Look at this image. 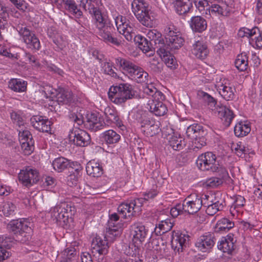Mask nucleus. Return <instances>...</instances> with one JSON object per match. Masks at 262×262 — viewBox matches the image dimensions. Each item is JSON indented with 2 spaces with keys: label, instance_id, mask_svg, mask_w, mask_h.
<instances>
[{
  "label": "nucleus",
  "instance_id": "nucleus-1",
  "mask_svg": "<svg viewBox=\"0 0 262 262\" xmlns=\"http://www.w3.org/2000/svg\"><path fill=\"white\" fill-rule=\"evenodd\" d=\"M80 5L84 9L87 8L93 14L94 24L96 33L99 38L107 44H112L119 47L122 44L120 39L113 36L115 30L113 24L108 18L107 15L102 12L99 8L95 7L92 3L96 0H80Z\"/></svg>",
  "mask_w": 262,
  "mask_h": 262
},
{
  "label": "nucleus",
  "instance_id": "nucleus-2",
  "mask_svg": "<svg viewBox=\"0 0 262 262\" xmlns=\"http://www.w3.org/2000/svg\"><path fill=\"white\" fill-rule=\"evenodd\" d=\"M108 98L114 103L121 104L127 100L133 99L135 96L133 86L127 83H120L112 86L108 92Z\"/></svg>",
  "mask_w": 262,
  "mask_h": 262
},
{
  "label": "nucleus",
  "instance_id": "nucleus-3",
  "mask_svg": "<svg viewBox=\"0 0 262 262\" xmlns=\"http://www.w3.org/2000/svg\"><path fill=\"white\" fill-rule=\"evenodd\" d=\"M132 8L135 16L143 25L147 27H152L154 17L147 2L145 0H134Z\"/></svg>",
  "mask_w": 262,
  "mask_h": 262
},
{
  "label": "nucleus",
  "instance_id": "nucleus-4",
  "mask_svg": "<svg viewBox=\"0 0 262 262\" xmlns=\"http://www.w3.org/2000/svg\"><path fill=\"white\" fill-rule=\"evenodd\" d=\"M31 223L26 220H13L7 226L9 231L13 233L15 240L21 243L29 241L31 237Z\"/></svg>",
  "mask_w": 262,
  "mask_h": 262
},
{
  "label": "nucleus",
  "instance_id": "nucleus-5",
  "mask_svg": "<svg viewBox=\"0 0 262 262\" xmlns=\"http://www.w3.org/2000/svg\"><path fill=\"white\" fill-rule=\"evenodd\" d=\"M76 212L75 208L71 202H61L50 210L51 216L53 221L59 225L66 224Z\"/></svg>",
  "mask_w": 262,
  "mask_h": 262
},
{
  "label": "nucleus",
  "instance_id": "nucleus-6",
  "mask_svg": "<svg viewBox=\"0 0 262 262\" xmlns=\"http://www.w3.org/2000/svg\"><path fill=\"white\" fill-rule=\"evenodd\" d=\"M198 167L202 171H219L223 174L224 166L216 160V156L212 152H206L200 155L196 161Z\"/></svg>",
  "mask_w": 262,
  "mask_h": 262
},
{
  "label": "nucleus",
  "instance_id": "nucleus-7",
  "mask_svg": "<svg viewBox=\"0 0 262 262\" xmlns=\"http://www.w3.org/2000/svg\"><path fill=\"white\" fill-rule=\"evenodd\" d=\"M195 6L206 18L227 15L229 11L219 4L206 0H196Z\"/></svg>",
  "mask_w": 262,
  "mask_h": 262
},
{
  "label": "nucleus",
  "instance_id": "nucleus-8",
  "mask_svg": "<svg viewBox=\"0 0 262 262\" xmlns=\"http://www.w3.org/2000/svg\"><path fill=\"white\" fill-rule=\"evenodd\" d=\"M166 44L164 48L168 50H176L181 48L184 42V38L172 24L168 25L165 30Z\"/></svg>",
  "mask_w": 262,
  "mask_h": 262
},
{
  "label": "nucleus",
  "instance_id": "nucleus-9",
  "mask_svg": "<svg viewBox=\"0 0 262 262\" xmlns=\"http://www.w3.org/2000/svg\"><path fill=\"white\" fill-rule=\"evenodd\" d=\"M144 204L143 199H134L126 203H123L118 207V211L124 219L138 215Z\"/></svg>",
  "mask_w": 262,
  "mask_h": 262
},
{
  "label": "nucleus",
  "instance_id": "nucleus-10",
  "mask_svg": "<svg viewBox=\"0 0 262 262\" xmlns=\"http://www.w3.org/2000/svg\"><path fill=\"white\" fill-rule=\"evenodd\" d=\"M186 135L193 140L194 150L201 148L206 144L205 136L207 132L201 125L193 124L190 125L187 128Z\"/></svg>",
  "mask_w": 262,
  "mask_h": 262
},
{
  "label": "nucleus",
  "instance_id": "nucleus-11",
  "mask_svg": "<svg viewBox=\"0 0 262 262\" xmlns=\"http://www.w3.org/2000/svg\"><path fill=\"white\" fill-rule=\"evenodd\" d=\"M116 26L119 33L122 34L128 41L134 40L137 35L135 32V29L130 25L126 18L122 15H118L115 18Z\"/></svg>",
  "mask_w": 262,
  "mask_h": 262
},
{
  "label": "nucleus",
  "instance_id": "nucleus-12",
  "mask_svg": "<svg viewBox=\"0 0 262 262\" xmlns=\"http://www.w3.org/2000/svg\"><path fill=\"white\" fill-rule=\"evenodd\" d=\"M109 246L106 239L97 236L93 239L91 245L92 253L97 258L98 262H104L105 256L108 253Z\"/></svg>",
  "mask_w": 262,
  "mask_h": 262
},
{
  "label": "nucleus",
  "instance_id": "nucleus-13",
  "mask_svg": "<svg viewBox=\"0 0 262 262\" xmlns=\"http://www.w3.org/2000/svg\"><path fill=\"white\" fill-rule=\"evenodd\" d=\"M18 179L22 185L29 187L39 181V172L36 169L28 166L20 171Z\"/></svg>",
  "mask_w": 262,
  "mask_h": 262
},
{
  "label": "nucleus",
  "instance_id": "nucleus-14",
  "mask_svg": "<svg viewBox=\"0 0 262 262\" xmlns=\"http://www.w3.org/2000/svg\"><path fill=\"white\" fill-rule=\"evenodd\" d=\"M206 203H203L202 199L196 194L193 193L188 195L183 201L182 206L184 212L190 214L198 212L202 206L206 205Z\"/></svg>",
  "mask_w": 262,
  "mask_h": 262
},
{
  "label": "nucleus",
  "instance_id": "nucleus-15",
  "mask_svg": "<svg viewBox=\"0 0 262 262\" xmlns=\"http://www.w3.org/2000/svg\"><path fill=\"white\" fill-rule=\"evenodd\" d=\"M189 236L179 231H173L171 235V245L174 251L178 253L182 252L187 247Z\"/></svg>",
  "mask_w": 262,
  "mask_h": 262
},
{
  "label": "nucleus",
  "instance_id": "nucleus-16",
  "mask_svg": "<svg viewBox=\"0 0 262 262\" xmlns=\"http://www.w3.org/2000/svg\"><path fill=\"white\" fill-rule=\"evenodd\" d=\"M18 32L28 48L35 50H38L40 49L39 40L34 33L26 27L21 28Z\"/></svg>",
  "mask_w": 262,
  "mask_h": 262
},
{
  "label": "nucleus",
  "instance_id": "nucleus-17",
  "mask_svg": "<svg viewBox=\"0 0 262 262\" xmlns=\"http://www.w3.org/2000/svg\"><path fill=\"white\" fill-rule=\"evenodd\" d=\"M215 240L214 233L207 232L197 238L195 245L198 250L201 252H209L214 246Z\"/></svg>",
  "mask_w": 262,
  "mask_h": 262
},
{
  "label": "nucleus",
  "instance_id": "nucleus-18",
  "mask_svg": "<svg viewBox=\"0 0 262 262\" xmlns=\"http://www.w3.org/2000/svg\"><path fill=\"white\" fill-rule=\"evenodd\" d=\"M69 138L77 146L84 147L90 143L91 138L88 133L83 130L75 128L69 132Z\"/></svg>",
  "mask_w": 262,
  "mask_h": 262
},
{
  "label": "nucleus",
  "instance_id": "nucleus-19",
  "mask_svg": "<svg viewBox=\"0 0 262 262\" xmlns=\"http://www.w3.org/2000/svg\"><path fill=\"white\" fill-rule=\"evenodd\" d=\"M148 230L141 223H135L130 226V234L133 235V241L135 244L140 245L144 241Z\"/></svg>",
  "mask_w": 262,
  "mask_h": 262
},
{
  "label": "nucleus",
  "instance_id": "nucleus-20",
  "mask_svg": "<svg viewBox=\"0 0 262 262\" xmlns=\"http://www.w3.org/2000/svg\"><path fill=\"white\" fill-rule=\"evenodd\" d=\"M30 121L33 127L39 132L50 133L51 130V122L42 116H34Z\"/></svg>",
  "mask_w": 262,
  "mask_h": 262
},
{
  "label": "nucleus",
  "instance_id": "nucleus-21",
  "mask_svg": "<svg viewBox=\"0 0 262 262\" xmlns=\"http://www.w3.org/2000/svg\"><path fill=\"white\" fill-rule=\"evenodd\" d=\"M105 125V122L101 120L97 114L91 113L87 115L84 126L88 129L96 132L102 129Z\"/></svg>",
  "mask_w": 262,
  "mask_h": 262
},
{
  "label": "nucleus",
  "instance_id": "nucleus-22",
  "mask_svg": "<svg viewBox=\"0 0 262 262\" xmlns=\"http://www.w3.org/2000/svg\"><path fill=\"white\" fill-rule=\"evenodd\" d=\"M236 239L234 235L231 233L228 234L226 237H223L219 242L217 247L224 253L231 254L236 248Z\"/></svg>",
  "mask_w": 262,
  "mask_h": 262
},
{
  "label": "nucleus",
  "instance_id": "nucleus-23",
  "mask_svg": "<svg viewBox=\"0 0 262 262\" xmlns=\"http://www.w3.org/2000/svg\"><path fill=\"white\" fill-rule=\"evenodd\" d=\"M164 99L148 100L147 108L150 112L157 116H163L167 112V107L162 101Z\"/></svg>",
  "mask_w": 262,
  "mask_h": 262
},
{
  "label": "nucleus",
  "instance_id": "nucleus-24",
  "mask_svg": "<svg viewBox=\"0 0 262 262\" xmlns=\"http://www.w3.org/2000/svg\"><path fill=\"white\" fill-rule=\"evenodd\" d=\"M104 114L105 116V124L114 123L122 130L125 129V126L120 119L118 113L115 109L107 107L105 108Z\"/></svg>",
  "mask_w": 262,
  "mask_h": 262
},
{
  "label": "nucleus",
  "instance_id": "nucleus-25",
  "mask_svg": "<svg viewBox=\"0 0 262 262\" xmlns=\"http://www.w3.org/2000/svg\"><path fill=\"white\" fill-rule=\"evenodd\" d=\"M218 90L219 93L225 100L229 101L234 99L235 89L227 80H224L218 85Z\"/></svg>",
  "mask_w": 262,
  "mask_h": 262
},
{
  "label": "nucleus",
  "instance_id": "nucleus-26",
  "mask_svg": "<svg viewBox=\"0 0 262 262\" xmlns=\"http://www.w3.org/2000/svg\"><path fill=\"white\" fill-rule=\"evenodd\" d=\"M115 64L124 74L129 76L134 73L135 68L137 66L129 60L121 57L115 59Z\"/></svg>",
  "mask_w": 262,
  "mask_h": 262
},
{
  "label": "nucleus",
  "instance_id": "nucleus-27",
  "mask_svg": "<svg viewBox=\"0 0 262 262\" xmlns=\"http://www.w3.org/2000/svg\"><path fill=\"white\" fill-rule=\"evenodd\" d=\"M214 113L217 114L218 117L221 118L226 126L230 125L234 117L233 112L224 105L217 106Z\"/></svg>",
  "mask_w": 262,
  "mask_h": 262
},
{
  "label": "nucleus",
  "instance_id": "nucleus-28",
  "mask_svg": "<svg viewBox=\"0 0 262 262\" xmlns=\"http://www.w3.org/2000/svg\"><path fill=\"white\" fill-rule=\"evenodd\" d=\"M158 50L157 51L159 55L163 57L165 64L171 70H174L177 68L178 64L174 56L172 55H168L170 51L167 49L162 48V45L158 46Z\"/></svg>",
  "mask_w": 262,
  "mask_h": 262
},
{
  "label": "nucleus",
  "instance_id": "nucleus-29",
  "mask_svg": "<svg viewBox=\"0 0 262 262\" xmlns=\"http://www.w3.org/2000/svg\"><path fill=\"white\" fill-rule=\"evenodd\" d=\"M191 53L196 58L204 59L208 55L209 50L206 43L203 41H197L192 45Z\"/></svg>",
  "mask_w": 262,
  "mask_h": 262
},
{
  "label": "nucleus",
  "instance_id": "nucleus-30",
  "mask_svg": "<svg viewBox=\"0 0 262 262\" xmlns=\"http://www.w3.org/2000/svg\"><path fill=\"white\" fill-rule=\"evenodd\" d=\"M189 24L193 32H202L207 28V21L200 16H194L191 18Z\"/></svg>",
  "mask_w": 262,
  "mask_h": 262
},
{
  "label": "nucleus",
  "instance_id": "nucleus-31",
  "mask_svg": "<svg viewBox=\"0 0 262 262\" xmlns=\"http://www.w3.org/2000/svg\"><path fill=\"white\" fill-rule=\"evenodd\" d=\"M224 170L225 172L223 174L220 173L219 171H212L216 173L218 177H211L207 180L206 181V186L209 187L214 188L222 185L224 180L228 177V171L225 167Z\"/></svg>",
  "mask_w": 262,
  "mask_h": 262
},
{
  "label": "nucleus",
  "instance_id": "nucleus-32",
  "mask_svg": "<svg viewBox=\"0 0 262 262\" xmlns=\"http://www.w3.org/2000/svg\"><path fill=\"white\" fill-rule=\"evenodd\" d=\"M166 137L168 140L169 145L174 150H180L185 146L184 139L179 135L173 133Z\"/></svg>",
  "mask_w": 262,
  "mask_h": 262
},
{
  "label": "nucleus",
  "instance_id": "nucleus-33",
  "mask_svg": "<svg viewBox=\"0 0 262 262\" xmlns=\"http://www.w3.org/2000/svg\"><path fill=\"white\" fill-rule=\"evenodd\" d=\"M175 11L179 15H184L188 13L192 8V3L189 0H180L172 2Z\"/></svg>",
  "mask_w": 262,
  "mask_h": 262
},
{
  "label": "nucleus",
  "instance_id": "nucleus-34",
  "mask_svg": "<svg viewBox=\"0 0 262 262\" xmlns=\"http://www.w3.org/2000/svg\"><path fill=\"white\" fill-rule=\"evenodd\" d=\"M86 171L88 175L93 177H99L103 173V169L99 163L93 161L86 164Z\"/></svg>",
  "mask_w": 262,
  "mask_h": 262
},
{
  "label": "nucleus",
  "instance_id": "nucleus-35",
  "mask_svg": "<svg viewBox=\"0 0 262 262\" xmlns=\"http://www.w3.org/2000/svg\"><path fill=\"white\" fill-rule=\"evenodd\" d=\"M231 148L232 151L234 152L239 157H242L243 155L246 154L253 153V151L251 148L242 142L232 143L231 145Z\"/></svg>",
  "mask_w": 262,
  "mask_h": 262
},
{
  "label": "nucleus",
  "instance_id": "nucleus-36",
  "mask_svg": "<svg viewBox=\"0 0 262 262\" xmlns=\"http://www.w3.org/2000/svg\"><path fill=\"white\" fill-rule=\"evenodd\" d=\"M211 204L209 202L206 203L204 206L207 207L206 212L207 214L212 216L215 214L218 211L221 210L223 209L225 201L223 200L220 201H215L213 202L212 200L210 201Z\"/></svg>",
  "mask_w": 262,
  "mask_h": 262
},
{
  "label": "nucleus",
  "instance_id": "nucleus-37",
  "mask_svg": "<svg viewBox=\"0 0 262 262\" xmlns=\"http://www.w3.org/2000/svg\"><path fill=\"white\" fill-rule=\"evenodd\" d=\"M234 226V223L228 218H222L219 220L215 227V230L217 232H227Z\"/></svg>",
  "mask_w": 262,
  "mask_h": 262
},
{
  "label": "nucleus",
  "instance_id": "nucleus-38",
  "mask_svg": "<svg viewBox=\"0 0 262 262\" xmlns=\"http://www.w3.org/2000/svg\"><path fill=\"white\" fill-rule=\"evenodd\" d=\"M27 82L20 79H11L9 82L8 86L15 92H24L27 90Z\"/></svg>",
  "mask_w": 262,
  "mask_h": 262
},
{
  "label": "nucleus",
  "instance_id": "nucleus-39",
  "mask_svg": "<svg viewBox=\"0 0 262 262\" xmlns=\"http://www.w3.org/2000/svg\"><path fill=\"white\" fill-rule=\"evenodd\" d=\"M135 41L137 42L139 48L144 52H152V49L155 50V47H153L152 41H149L146 38L141 36L137 35L135 38Z\"/></svg>",
  "mask_w": 262,
  "mask_h": 262
},
{
  "label": "nucleus",
  "instance_id": "nucleus-40",
  "mask_svg": "<svg viewBox=\"0 0 262 262\" xmlns=\"http://www.w3.org/2000/svg\"><path fill=\"white\" fill-rule=\"evenodd\" d=\"M62 2L64 4L66 9L76 17L79 18L82 16V11L78 8L74 0H62Z\"/></svg>",
  "mask_w": 262,
  "mask_h": 262
},
{
  "label": "nucleus",
  "instance_id": "nucleus-41",
  "mask_svg": "<svg viewBox=\"0 0 262 262\" xmlns=\"http://www.w3.org/2000/svg\"><path fill=\"white\" fill-rule=\"evenodd\" d=\"M102 138L107 144H112L119 142L120 136L114 130L109 129L102 134Z\"/></svg>",
  "mask_w": 262,
  "mask_h": 262
},
{
  "label": "nucleus",
  "instance_id": "nucleus-42",
  "mask_svg": "<svg viewBox=\"0 0 262 262\" xmlns=\"http://www.w3.org/2000/svg\"><path fill=\"white\" fill-rule=\"evenodd\" d=\"M144 92L149 96V100L164 99V96L152 84H147L144 88Z\"/></svg>",
  "mask_w": 262,
  "mask_h": 262
},
{
  "label": "nucleus",
  "instance_id": "nucleus-43",
  "mask_svg": "<svg viewBox=\"0 0 262 262\" xmlns=\"http://www.w3.org/2000/svg\"><path fill=\"white\" fill-rule=\"evenodd\" d=\"M129 76L133 77L138 83L148 82L147 78L148 74L144 71L143 69L137 66L135 68V71Z\"/></svg>",
  "mask_w": 262,
  "mask_h": 262
},
{
  "label": "nucleus",
  "instance_id": "nucleus-44",
  "mask_svg": "<svg viewBox=\"0 0 262 262\" xmlns=\"http://www.w3.org/2000/svg\"><path fill=\"white\" fill-rule=\"evenodd\" d=\"M69 165V161L62 157L55 159L52 162L53 168L58 172L63 171L66 169Z\"/></svg>",
  "mask_w": 262,
  "mask_h": 262
},
{
  "label": "nucleus",
  "instance_id": "nucleus-45",
  "mask_svg": "<svg viewBox=\"0 0 262 262\" xmlns=\"http://www.w3.org/2000/svg\"><path fill=\"white\" fill-rule=\"evenodd\" d=\"M72 98L71 91L63 88H58L55 98L58 102L68 103L70 102Z\"/></svg>",
  "mask_w": 262,
  "mask_h": 262
},
{
  "label": "nucleus",
  "instance_id": "nucleus-46",
  "mask_svg": "<svg viewBox=\"0 0 262 262\" xmlns=\"http://www.w3.org/2000/svg\"><path fill=\"white\" fill-rule=\"evenodd\" d=\"M198 95L210 110L212 111L216 110L217 107V106H216V101L211 95L203 91H199L198 92Z\"/></svg>",
  "mask_w": 262,
  "mask_h": 262
},
{
  "label": "nucleus",
  "instance_id": "nucleus-47",
  "mask_svg": "<svg viewBox=\"0 0 262 262\" xmlns=\"http://www.w3.org/2000/svg\"><path fill=\"white\" fill-rule=\"evenodd\" d=\"M234 131L236 136L244 137L250 133L251 127L249 123L241 122L236 124Z\"/></svg>",
  "mask_w": 262,
  "mask_h": 262
},
{
  "label": "nucleus",
  "instance_id": "nucleus-48",
  "mask_svg": "<svg viewBox=\"0 0 262 262\" xmlns=\"http://www.w3.org/2000/svg\"><path fill=\"white\" fill-rule=\"evenodd\" d=\"M147 36L150 39V41L154 43L155 48L158 50V46L162 45V48H164L165 43L161 38V34L156 30H150L147 34Z\"/></svg>",
  "mask_w": 262,
  "mask_h": 262
},
{
  "label": "nucleus",
  "instance_id": "nucleus-49",
  "mask_svg": "<svg viewBox=\"0 0 262 262\" xmlns=\"http://www.w3.org/2000/svg\"><path fill=\"white\" fill-rule=\"evenodd\" d=\"M258 32L259 29L257 27H254L251 29L244 27L239 30L238 36L242 38L247 37L250 38L252 40L255 41V36Z\"/></svg>",
  "mask_w": 262,
  "mask_h": 262
},
{
  "label": "nucleus",
  "instance_id": "nucleus-50",
  "mask_svg": "<svg viewBox=\"0 0 262 262\" xmlns=\"http://www.w3.org/2000/svg\"><path fill=\"white\" fill-rule=\"evenodd\" d=\"M235 67L240 71H245L248 68V62L247 55L244 53L237 56L234 62Z\"/></svg>",
  "mask_w": 262,
  "mask_h": 262
},
{
  "label": "nucleus",
  "instance_id": "nucleus-51",
  "mask_svg": "<svg viewBox=\"0 0 262 262\" xmlns=\"http://www.w3.org/2000/svg\"><path fill=\"white\" fill-rule=\"evenodd\" d=\"M173 227V224L171 222L170 219H167L165 220L161 221L156 226V231L159 229V231H157L159 234H163L168 231H169Z\"/></svg>",
  "mask_w": 262,
  "mask_h": 262
},
{
  "label": "nucleus",
  "instance_id": "nucleus-52",
  "mask_svg": "<svg viewBox=\"0 0 262 262\" xmlns=\"http://www.w3.org/2000/svg\"><path fill=\"white\" fill-rule=\"evenodd\" d=\"M139 122L141 124V126L144 128H148L150 126L155 123V120L150 118L146 113H143L140 115L139 118Z\"/></svg>",
  "mask_w": 262,
  "mask_h": 262
},
{
  "label": "nucleus",
  "instance_id": "nucleus-53",
  "mask_svg": "<svg viewBox=\"0 0 262 262\" xmlns=\"http://www.w3.org/2000/svg\"><path fill=\"white\" fill-rule=\"evenodd\" d=\"M149 66L151 70L155 73H160L162 70L163 63L157 57H153L149 62Z\"/></svg>",
  "mask_w": 262,
  "mask_h": 262
},
{
  "label": "nucleus",
  "instance_id": "nucleus-54",
  "mask_svg": "<svg viewBox=\"0 0 262 262\" xmlns=\"http://www.w3.org/2000/svg\"><path fill=\"white\" fill-rule=\"evenodd\" d=\"M16 206L10 202H7L4 204L2 211L4 215L9 216L14 214Z\"/></svg>",
  "mask_w": 262,
  "mask_h": 262
},
{
  "label": "nucleus",
  "instance_id": "nucleus-55",
  "mask_svg": "<svg viewBox=\"0 0 262 262\" xmlns=\"http://www.w3.org/2000/svg\"><path fill=\"white\" fill-rule=\"evenodd\" d=\"M41 91L47 98H51L54 100L57 94V90L53 88L49 85H46L42 87Z\"/></svg>",
  "mask_w": 262,
  "mask_h": 262
},
{
  "label": "nucleus",
  "instance_id": "nucleus-56",
  "mask_svg": "<svg viewBox=\"0 0 262 262\" xmlns=\"http://www.w3.org/2000/svg\"><path fill=\"white\" fill-rule=\"evenodd\" d=\"M75 255L76 251L73 248L66 249L62 253V259L60 262H70Z\"/></svg>",
  "mask_w": 262,
  "mask_h": 262
},
{
  "label": "nucleus",
  "instance_id": "nucleus-57",
  "mask_svg": "<svg viewBox=\"0 0 262 262\" xmlns=\"http://www.w3.org/2000/svg\"><path fill=\"white\" fill-rule=\"evenodd\" d=\"M21 144V148L25 155H30L34 150V141L29 140L20 142Z\"/></svg>",
  "mask_w": 262,
  "mask_h": 262
},
{
  "label": "nucleus",
  "instance_id": "nucleus-58",
  "mask_svg": "<svg viewBox=\"0 0 262 262\" xmlns=\"http://www.w3.org/2000/svg\"><path fill=\"white\" fill-rule=\"evenodd\" d=\"M112 66V63L108 62H104L102 63V70L104 73L109 75L112 77L116 78L117 74L113 69Z\"/></svg>",
  "mask_w": 262,
  "mask_h": 262
},
{
  "label": "nucleus",
  "instance_id": "nucleus-59",
  "mask_svg": "<svg viewBox=\"0 0 262 262\" xmlns=\"http://www.w3.org/2000/svg\"><path fill=\"white\" fill-rule=\"evenodd\" d=\"M184 212L182 205L177 204L170 210V214L173 217H177L179 215Z\"/></svg>",
  "mask_w": 262,
  "mask_h": 262
},
{
  "label": "nucleus",
  "instance_id": "nucleus-60",
  "mask_svg": "<svg viewBox=\"0 0 262 262\" xmlns=\"http://www.w3.org/2000/svg\"><path fill=\"white\" fill-rule=\"evenodd\" d=\"M19 136L20 142L33 140L32 136L28 130H24L23 132L19 133Z\"/></svg>",
  "mask_w": 262,
  "mask_h": 262
},
{
  "label": "nucleus",
  "instance_id": "nucleus-61",
  "mask_svg": "<svg viewBox=\"0 0 262 262\" xmlns=\"http://www.w3.org/2000/svg\"><path fill=\"white\" fill-rule=\"evenodd\" d=\"M75 170L77 172L76 174L75 173H71L68 177V183L70 186L76 185L78 181V169H76Z\"/></svg>",
  "mask_w": 262,
  "mask_h": 262
},
{
  "label": "nucleus",
  "instance_id": "nucleus-62",
  "mask_svg": "<svg viewBox=\"0 0 262 262\" xmlns=\"http://www.w3.org/2000/svg\"><path fill=\"white\" fill-rule=\"evenodd\" d=\"M17 9L24 12L28 8V4L24 0H17L16 2L13 4Z\"/></svg>",
  "mask_w": 262,
  "mask_h": 262
},
{
  "label": "nucleus",
  "instance_id": "nucleus-63",
  "mask_svg": "<svg viewBox=\"0 0 262 262\" xmlns=\"http://www.w3.org/2000/svg\"><path fill=\"white\" fill-rule=\"evenodd\" d=\"M10 117L13 122L16 123L18 126H20L23 124L22 118L16 112H12L11 113Z\"/></svg>",
  "mask_w": 262,
  "mask_h": 262
},
{
  "label": "nucleus",
  "instance_id": "nucleus-64",
  "mask_svg": "<svg viewBox=\"0 0 262 262\" xmlns=\"http://www.w3.org/2000/svg\"><path fill=\"white\" fill-rule=\"evenodd\" d=\"M107 235H112L113 236L117 237L120 235L121 232L119 230L118 227L115 226V227L113 226H109L108 230L106 231Z\"/></svg>",
  "mask_w": 262,
  "mask_h": 262
}]
</instances>
